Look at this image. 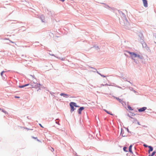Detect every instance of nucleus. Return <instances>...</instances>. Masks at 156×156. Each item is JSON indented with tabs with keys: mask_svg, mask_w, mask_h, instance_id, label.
I'll use <instances>...</instances> for the list:
<instances>
[{
	"mask_svg": "<svg viewBox=\"0 0 156 156\" xmlns=\"http://www.w3.org/2000/svg\"><path fill=\"white\" fill-rule=\"evenodd\" d=\"M127 108L129 109V110H131V111L133 110V109L130 106H129V105L128 106Z\"/></svg>",
	"mask_w": 156,
	"mask_h": 156,
	"instance_id": "obj_12",
	"label": "nucleus"
},
{
	"mask_svg": "<svg viewBox=\"0 0 156 156\" xmlns=\"http://www.w3.org/2000/svg\"><path fill=\"white\" fill-rule=\"evenodd\" d=\"M148 147L149 149L148 151L149 153H150L151 151H152L153 150V148L151 146H148Z\"/></svg>",
	"mask_w": 156,
	"mask_h": 156,
	"instance_id": "obj_6",
	"label": "nucleus"
},
{
	"mask_svg": "<svg viewBox=\"0 0 156 156\" xmlns=\"http://www.w3.org/2000/svg\"><path fill=\"white\" fill-rule=\"evenodd\" d=\"M70 105H73V106H75L76 107H78L79 106L76 105V104L75 103L73 102H71L70 103Z\"/></svg>",
	"mask_w": 156,
	"mask_h": 156,
	"instance_id": "obj_7",
	"label": "nucleus"
},
{
	"mask_svg": "<svg viewBox=\"0 0 156 156\" xmlns=\"http://www.w3.org/2000/svg\"><path fill=\"white\" fill-rule=\"evenodd\" d=\"M15 98H20V97H18V96H15Z\"/></svg>",
	"mask_w": 156,
	"mask_h": 156,
	"instance_id": "obj_20",
	"label": "nucleus"
},
{
	"mask_svg": "<svg viewBox=\"0 0 156 156\" xmlns=\"http://www.w3.org/2000/svg\"><path fill=\"white\" fill-rule=\"evenodd\" d=\"M84 109V108L83 107H81L79 109H78V113L79 114H81V111L83 110Z\"/></svg>",
	"mask_w": 156,
	"mask_h": 156,
	"instance_id": "obj_5",
	"label": "nucleus"
},
{
	"mask_svg": "<svg viewBox=\"0 0 156 156\" xmlns=\"http://www.w3.org/2000/svg\"><path fill=\"white\" fill-rule=\"evenodd\" d=\"M30 84H25L24 85L22 86H19V87L20 88H23L24 87L27 86L29 85ZM30 85L31 86V87H30V88H39V89H40V84L39 83H34V82H31L30 83Z\"/></svg>",
	"mask_w": 156,
	"mask_h": 156,
	"instance_id": "obj_2",
	"label": "nucleus"
},
{
	"mask_svg": "<svg viewBox=\"0 0 156 156\" xmlns=\"http://www.w3.org/2000/svg\"><path fill=\"white\" fill-rule=\"evenodd\" d=\"M148 156H151V155H149Z\"/></svg>",
	"mask_w": 156,
	"mask_h": 156,
	"instance_id": "obj_25",
	"label": "nucleus"
},
{
	"mask_svg": "<svg viewBox=\"0 0 156 156\" xmlns=\"http://www.w3.org/2000/svg\"><path fill=\"white\" fill-rule=\"evenodd\" d=\"M60 95L61 96H64V97H67L68 96V95L67 94H64V93H61L60 94Z\"/></svg>",
	"mask_w": 156,
	"mask_h": 156,
	"instance_id": "obj_9",
	"label": "nucleus"
},
{
	"mask_svg": "<svg viewBox=\"0 0 156 156\" xmlns=\"http://www.w3.org/2000/svg\"><path fill=\"white\" fill-rule=\"evenodd\" d=\"M60 1H62V2H64L65 0H60Z\"/></svg>",
	"mask_w": 156,
	"mask_h": 156,
	"instance_id": "obj_23",
	"label": "nucleus"
},
{
	"mask_svg": "<svg viewBox=\"0 0 156 156\" xmlns=\"http://www.w3.org/2000/svg\"><path fill=\"white\" fill-rule=\"evenodd\" d=\"M115 98L119 102L121 103L122 102V100L121 99H119V98L115 97Z\"/></svg>",
	"mask_w": 156,
	"mask_h": 156,
	"instance_id": "obj_11",
	"label": "nucleus"
},
{
	"mask_svg": "<svg viewBox=\"0 0 156 156\" xmlns=\"http://www.w3.org/2000/svg\"><path fill=\"white\" fill-rule=\"evenodd\" d=\"M2 111L3 112H4V113H5V111L4 110H2Z\"/></svg>",
	"mask_w": 156,
	"mask_h": 156,
	"instance_id": "obj_21",
	"label": "nucleus"
},
{
	"mask_svg": "<svg viewBox=\"0 0 156 156\" xmlns=\"http://www.w3.org/2000/svg\"><path fill=\"white\" fill-rule=\"evenodd\" d=\"M4 72H5V71H2L1 72V76H3V73H4Z\"/></svg>",
	"mask_w": 156,
	"mask_h": 156,
	"instance_id": "obj_17",
	"label": "nucleus"
},
{
	"mask_svg": "<svg viewBox=\"0 0 156 156\" xmlns=\"http://www.w3.org/2000/svg\"><path fill=\"white\" fill-rule=\"evenodd\" d=\"M39 125H40V126L41 127H43H43L42 126V125H41V124H39Z\"/></svg>",
	"mask_w": 156,
	"mask_h": 156,
	"instance_id": "obj_22",
	"label": "nucleus"
},
{
	"mask_svg": "<svg viewBox=\"0 0 156 156\" xmlns=\"http://www.w3.org/2000/svg\"><path fill=\"white\" fill-rule=\"evenodd\" d=\"M0 110H1V109L0 108Z\"/></svg>",
	"mask_w": 156,
	"mask_h": 156,
	"instance_id": "obj_26",
	"label": "nucleus"
},
{
	"mask_svg": "<svg viewBox=\"0 0 156 156\" xmlns=\"http://www.w3.org/2000/svg\"><path fill=\"white\" fill-rule=\"evenodd\" d=\"M51 151H54V149H53V148H51Z\"/></svg>",
	"mask_w": 156,
	"mask_h": 156,
	"instance_id": "obj_19",
	"label": "nucleus"
},
{
	"mask_svg": "<svg viewBox=\"0 0 156 156\" xmlns=\"http://www.w3.org/2000/svg\"><path fill=\"white\" fill-rule=\"evenodd\" d=\"M105 110V111L107 113H108V114H110L112 115V114L111 113H109L108 111H106V110Z\"/></svg>",
	"mask_w": 156,
	"mask_h": 156,
	"instance_id": "obj_16",
	"label": "nucleus"
},
{
	"mask_svg": "<svg viewBox=\"0 0 156 156\" xmlns=\"http://www.w3.org/2000/svg\"><path fill=\"white\" fill-rule=\"evenodd\" d=\"M144 146L145 147H148V146H147V145H146V144H144Z\"/></svg>",
	"mask_w": 156,
	"mask_h": 156,
	"instance_id": "obj_18",
	"label": "nucleus"
},
{
	"mask_svg": "<svg viewBox=\"0 0 156 156\" xmlns=\"http://www.w3.org/2000/svg\"><path fill=\"white\" fill-rule=\"evenodd\" d=\"M123 150L125 152H127V151H126V149H127V147H123Z\"/></svg>",
	"mask_w": 156,
	"mask_h": 156,
	"instance_id": "obj_13",
	"label": "nucleus"
},
{
	"mask_svg": "<svg viewBox=\"0 0 156 156\" xmlns=\"http://www.w3.org/2000/svg\"><path fill=\"white\" fill-rule=\"evenodd\" d=\"M147 108L146 107H143L139 109L138 110L139 112H142L144 111Z\"/></svg>",
	"mask_w": 156,
	"mask_h": 156,
	"instance_id": "obj_4",
	"label": "nucleus"
},
{
	"mask_svg": "<svg viewBox=\"0 0 156 156\" xmlns=\"http://www.w3.org/2000/svg\"><path fill=\"white\" fill-rule=\"evenodd\" d=\"M70 106L71 108V109L70 110V112H72L74 110V106L72 105H70Z\"/></svg>",
	"mask_w": 156,
	"mask_h": 156,
	"instance_id": "obj_8",
	"label": "nucleus"
},
{
	"mask_svg": "<svg viewBox=\"0 0 156 156\" xmlns=\"http://www.w3.org/2000/svg\"><path fill=\"white\" fill-rule=\"evenodd\" d=\"M156 153V152L155 151H154L152 152L151 155V156H154V154H155Z\"/></svg>",
	"mask_w": 156,
	"mask_h": 156,
	"instance_id": "obj_14",
	"label": "nucleus"
},
{
	"mask_svg": "<svg viewBox=\"0 0 156 156\" xmlns=\"http://www.w3.org/2000/svg\"><path fill=\"white\" fill-rule=\"evenodd\" d=\"M122 136H124V135H123V134H122Z\"/></svg>",
	"mask_w": 156,
	"mask_h": 156,
	"instance_id": "obj_24",
	"label": "nucleus"
},
{
	"mask_svg": "<svg viewBox=\"0 0 156 156\" xmlns=\"http://www.w3.org/2000/svg\"><path fill=\"white\" fill-rule=\"evenodd\" d=\"M144 7H147V0H142Z\"/></svg>",
	"mask_w": 156,
	"mask_h": 156,
	"instance_id": "obj_3",
	"label": "nucleus"
},
{
	"mask_svg": "<svg viewBox=\"0 0 156 156\" xmlns=\"http://www.w3.org/2000/svg\"><path fill=\"white\" fill-rule=\"evenodd\" d=\"M132 145H131L129 147V151L131 154H133V152H132Z\"/></svg>",
	"mask_w": 156,
	"mask_h": 156,
	"instance_id": "obj_10",
	"label": "nucleus"
},
{
	"mask_svg": "<svg viewBox=\"0 0 156 156\" xmlns=\"http://www.w3.org/2000/svg\"><path fill=\"white\" fill-rule=\"evenodd\" d=\"M127 52L130 55V56L132 58V59L134 60V61L136 63H137L139 62L136 61L135 59V58H137L139 59H142L143 58V56L142 55H140L138 54H136L134 52H131L129 51H128Z\"/></svg>",
	"mask_w": 156,
	"mask_h": 156,
	"instance_id": "obj_1",
	"label": "nucleus"
},
{
	"mask_svg": "<svg viewBox=\"0 0 156 156\" xmlns=\"http://www.w3.org/2000/svg\"><path fill=\"white\" fill-rule=\"evenodd\" d=\"M32 137V138H34V139H37V141H40V140L37 139V137Z\"/></svg>",
	"mask_w": 156,
	"mask_h": 156,
	"instance_id": "obj_15",
	"label": "nucleus"
}]
</instances>
